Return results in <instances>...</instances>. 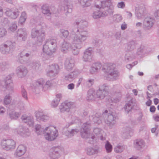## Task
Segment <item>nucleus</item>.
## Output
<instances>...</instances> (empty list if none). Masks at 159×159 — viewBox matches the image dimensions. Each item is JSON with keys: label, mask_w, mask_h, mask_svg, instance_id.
<instances>
[{"label": "nucleus", "mask_w": 159, "mask_h": 159, "mask_svg": "<svg viewBox=\"0 0 159 159\" xmlns=\"http://www.w3.org/2000/svg\"><path fill=\"white\" fill-rule=\"evenodd\" d=\"M89 36L88 33L86 30L75 28L72 29L71 38L74 47H72L71 48L74 55H77L79 53V49L82 48L83 42L86 40Z\"/></svg>", "instance_id": "f257e3e1"}, {"label": "nucleus", "mask_w": 159, "mask_h": 159, "mask_svg": "<svg viewBox=\"0 0 159 159\" xmlns=\"http://www.w3.org/2000/svg\"><path fill=\"white\" fill-rule=\"evenodd\" d=\"M57 48L56 40L53 38L47 39L43 46V52L48 55H50L55 52Z\"/></svg>", "instance_id": "f03ea898"}, {"label": "nucleus", "mask_w": 159, "mask_h": 159, "mask_svg": "<svg viewBox=\"0 0 159 159\" xmlns=\"http://www.w3.org/2000/svg\"><path fill=\"white\" fill-rule=\"evenodd\" d=\"M95 6L96 8L102 7L103 10V13H105L106 14L105 16L108 14L112 15L113 13L114 7L110 0L102 1L99 5L95 4Z\"/></svg>", "instance_id": "7ed1b4c3"}, {"label": "nucleus", "mask_w": 159, "mask_h": 159, "mask_svg": "<svg viewBox=\"0 0 159 159\" xmlns=\"http://www.w3.org/2000/svg\"><path fill=\"white\" fill-rule=\"evenodd\" d=\"M15 42L7 41L0 46L1 52L3 54H8L11 53L15 48Z\"/></svg>", "instance_id": "20e7f679"}, {"label": "nucleus", "mask_w": 159, "mask_h": 159, "mask_svg": "<svg viewBox=\"0 0 159 159\" xmlns=\"http://www.w3.org/2000/svg\"><path fill=\"white\" fill-rule=\"evenodd\" d=\"M45 132V138L46 139L48 140H53L57 135V130L55 128L52 126H49L47 128Z\"/></svg>", "instance_id": "39448f33"}, {"label": "nucleus", "mask_w": 159, "mask_h": 159, "mask_svg": "<svg viewBox=\"0 0 159 159\" xmlns=\"http://www.w3.org/2000/svg\"><path fill=\"white\" fill-rule=\"evenodd\" d=\"M31 36L33 38H36V40L40 43H42L45 38L44 33L40 32L35 29H33L32 30Z\"/></svg>", "instance_id": "423d86ee"}, {"label": "nucleus", "mask_w": 159, "mask_h": 159, "mask_svg": "<svg viewBox=\"0 0 159 159\" xmlns=\"http://www.w3.org/2000/svg\"><path fill=\"white\" fill-rule=\"evenodd\" d=\"M74 26L72 27L71 30V34H72V30L74 28H77L79 30H85L88 31L87 30L83 28L86 27L88 25L87 22L84 20H82L80 19L76 20L74 23ZM88 34L89 33V32Z\"/></svg>", "instance_id": "0eeeda50"}, {"label": "nucleus", "mask_w": 159, "mask_h": 159, "mask_svg": "<svg viewBox=\"0 0 159 159\" xmlns=\"http://www.w3.org/2000/svg\"><path fill=\"white\" fill-rule=\"evenodd\" d=\"M93 53L91 48L89 47L85 49L82 57L83 61L85 62H91L92 60Z\"/></svg>", "instance_id": "6e6552de"}, {"label": "nucleus", "mask_w": 159, "mask_h": 159, "mask_svg": "<svg viewBox=\"0 0 159 159\" xmlns=\"http://www.w3.org/2000/svg\"><path fill=\"white\" fill-rule=\"evenodd\" d=\"M59 7L61 8V10L65 11L66 15L68 13H70L72 11L70 3L68 0H65L61 2Z\"/></svg>", "instance_id": "1a4fd4ad"}, {"label": "nucleus", "mask_w": 159, "mask_h": 159, "mask_svg": "<svg viewBox=\"0 0 159 159\" xmlns=\"http://www.w3.org/2000/svg\"><path fill=\"white\" fill-rule=\"evenodd\" d=\"M2 148L6 150H9L14 148L15 143L12 140H3L1 142Z\"/></svg>", "instance_id": "9d476101"}, {"label": "nucleus", "mask_w": 159, "mask_h": 159, "mask_svg": "<svg viewBox=\"0 0 159 159\" xmlns=\"http://www.w3.org/2000/svg\"><path fill=\"white\" fill-rule=\"evenodd\" d=\"M5 14L10 18L15 19L19 16V11L18 10L13 8H7L5 12Z\"/></svg>", "instance_id": "9b49d317"}, {"label": "nucleus", "mask_w": 159, "mask_h": 159, "mask_svg": "<svg viewBox=\"0 0 159 159\" xmlns=\"http://www.w3.org/2000/svg\"><path fill=\"white\" fill-rule=\"evenodd\" d=\"M16 36L25 41L27 37V32L25 29H19L16 32Z\"/></svg>", "instance_id": "f8f14e48"}, {"label": "nucleus", "mask_w": 159, "mask_h": 159, "mask_svg": "<svg viewBox=\"0 0 159 159\" xmlns=\"http://www.w3.org/2000/svg\"><path fill=\"white\" fill-rule=\"evenodd\" d=\"M75 61L73 58L70 57L66 58L65 63V66L66 69L68 70H71L74 67Z\"/></svg>", "instance_id": "ddd939ff"}, {"label": "nucleus", "mask_w": 159, "mask_h": 159, "mask_svg": "<svg viewBox=\"0 0 159 159\" xmlns=\"http://www.w3.org/2000/svg\"><path fill=\"white\" fill-rule=\"evenodd\" d=\"M99 8L100 9V10L95 11L92 13V16L94 19H96L101 17L105 16L106 14L105 13H103V10L102 7Z\"/></svg>", "instance_id": "4468645a"}, {"label": "nucleus", "mask_w": 159, "mask_h": 159, "mask_svg": "<svg viewBox=\"0 0 159 159\" xmlns=\"http://www.w3.org/2000/svg\"><path fill=\"white\" fill-rule=\"evenodd\" d=\"M154 21L152 18L148 17L146 18L144 20V25L145 27L149 29L153 26Z\"/></svg>", "instance_id": "2eb2a0df"}, {"label": "nucleus", "mask_w": 159, "mask_h": 159, "mask_svg": "<svg viewBox=\"0 0 159 159\" xmlns=\"http://www.w3.org/2000/svg\"><path fill=\"white\" fill-rule=\"evenodd\" d=\"M71 48L70 43H69L64 42L61 45V51L64 53H66L70 50Z\"/></svg>", "instance_id": "dca6fc26"}, {"label": "nucleus", "mask_w": 159, "mask_h": 159, "mask_svg": "<svg viewBox=\"0 0 159 159\" xmlns=\"http://www.w3.org/2000/svg\"><path fill=\"white\" fill-rule=\"evenodd\" d=\"M117 69L116 65L112 63H106L102 66L103 70H114Z\"/></svg>", "instance_id": "f3484780"}, {"label": "nucleus", "mask_w": 159, "mask_h": 159, "mask_svg": "<svg viewBox=\"0 0 159 159\" xmlns=\"http://www.w3.org/2000/svg\"><path fill=\"white\" fill-rule=\"evenodd\" d=\"M25 152V147L23 145H20L17 148L16 155L18 157H20L23 155Z\"/></svg>", "instance_id": "a211bd4d"}, {"label": "nucleus", "mask_w": 159, "mask_h": 159, "mask_svg": "<svg viewBox=\"0 0 159 159\" xmlns=\"http://www.w3.org/2000/svg\"><path fill=\"white\" fill-rule=\"evenodd\" d=\"M103 65L100 62H95L93 63L91 66V67L92 70H100L102 69Z\"/></svg>", "instance_id": "6ab92c4d"}, {"label": "nucleus", "mask_w": 159, "mask_h": 159, "mask_svg": "<svg viewBox=\"0 0 159 159\" xmlns=\"http://www.w3.org/2000/svg\"><path fill=\"white\" fill-rule=\"evenodd\" d=\"M136 45L135 41H131L127 43L126 48L128 51H131L135 48Z\"/></svg>", "instance_id": "aec40b11"}, {"label": "nucleus", "mask_w": 159, "mask_h": 159, "mask_svg": "<svg viewBox=\"0 0 159 159\" xmlns=\"http://www.w3.org/2000/svg\"><path fill=\"white\" fill-rule=\"evenodd\" d=\"M27 17V16L25 12V11L23 12L20 17L19 23L21 25L23 24L25 22Z\"/></svg>", "instance_id": "412c9836"}, {"label": "nucleus", "mask_w": 159, "mask_h": 159, "mask_svg": "<svg viewBox=\"0 0 159 159\" xmlns=\"http://www.w3.org/2000/svg\"><path fill=\"white\" fill-rule=\"evenodd\" d=\"M92 0H78L80 4L84 7H87L90 5V2Z\"/></svg>", "instance_id": "4be33fe9"}, {"label": "nucleus", "mask_w": 159, "mask_h": 159, "mask_svg": "<svg viewBox=\"0 0 159 159\" xmlns=\"http://www.w3.org/2000/svg\"><path fill=\"white\" fill-rule=\"evenodd\" d=\"M113 20L116 22H119L122 20V16L120 14L114 15L113 16Z\"/></svg>", "instance_id": "5701e85b"}, {"label": "nucleus", "mask_w": 159, "mask_h": 159, "mask_svg": "<svg viewBox=\"0 0 159 159\" xmlns=\"http://www.w3.org/2000/svg\"><path fill=\"white\" fill-rule=\"evenodd\" d=\"M134 55L129 53H128L125 56V61L127 62L132 61L135 58Z\"/></svg>", "instance_id": "b1692460"}, {"label": "nucleus", "mask_w": 159, "mask_h": 159, "mask_svg": "<svg viewBox=\"0 0 159 159\" xmlns=\"http://www.w3.org/2000/svg\"><path fill=\"white\" fill-rule=\"evenodd\" d=\"M42 12L43 14L48 16H49L51 14V11L49 10L48 8L45 6H43L42 8Z\"/></svg>", "instance_id": "393cba45"}, {"label": "nucleus", "mask_w": 159, "mask_h": 159, "mask_svg": "<svg viewBox=\"0 0 159 159\" xmlns=\"http://www.w3.org/2000/svg\"><path fill=\"white\" fill-rule=\"evenodd\" d=\"M40 66L39 62L37 61L33 62L30 65L31 68L34 69H39Z\"/></svg>", "instance_id": "a878e982"}, {"label": "nucleus", "mask_w": 159, "mask_h": 159, "mask_svg": "<svg viewBox=\"0 0 159 159\" xmlns=\"http://www.w3.org/2000/svg\"><path fill=\"white\" fill-rule=\"evenodd\" d=\"M7 31L3 28H0V38L5 36L7 34Z\"/></svg>", "instance_id": "bb28decb"}, {"label": "nucleus", "mask_w": 159, "mask_h": 159, "mask_svg": "<svg viewBox=\"0 0 159 159\" xmlns=\"http://www.w3.org/2000/svg\"><path fill=\"white\" fill-rule=\"evenodd\" d=\"M17 27L16 24L15 23H12L10 26L9 30L11 31L14 32L17 29Z\"/></svg>", "instance_id": "cd10ccee"}, {"label": "nucleus", "mask_w": 159, "mask_h": 159, "mask_svg": "<svg viewBox=\"0 0 159 159\" xmlns=\"http://www.w3.org/2000/svg\"><path fill=\"white\" fill-rule=\"evenodd\" d=\"M48 68L51 70H58L59 69V67L57 64H53L51 65H49Z\"/></svg>", "instance_id": "c85d7f7f"}, {"label": "nucleus", "mask_w": 159, "mask_h": 159, "mask_svg": "<svg viewBox=\"0 0 159 159\" xmlns=\"http://www.w3.org/2000/svg\"><path fill=\"white\" fill-rule=\"evenodd\" d=\"M30 55V53L27 52L25 50H23L19 54V56L20 57H28Z\"/></svg>", "instance_id": "c756f323"}, {"label": "nucleus", "mask_w": 159, "mask_h": 159, "mask_svg": "<svg viewBox=\"0 0 159 159\" xmlns=\"http://www.w3.org/2000/svg\"><path fill=\"white\" fill-rule=\"evenodd\" d=\"M105 148L107 152H111L112 149V146L109 144L108 141H107V143L105 145Z\"/></svg>", "instance_id": "7c9ffc66"}, {"label": "nucleus", "mask_w": 159, "mask_h": 159, "mask_svg": "<svg viewBox=\"0 0 159 159\" xmlns=\"http://www.w3.org/2000/svg\"><path fill=\"white\" fill-rule=\"evenodd\" d=\"M60 31L64 37L66 38L68 36L69 33L68 30L64 29H61Z\"/></svg>", "instance_id": "2f4dec72"}, {"label": "nucleus", "mask_w": 159, "mask_h": 159, "mask_svg": "<svg viewBox=\"0 0 159 159\" xmlns=\"http://www.w3.org/2000/svg\"><path fill=\"white\" fill-rule=\"evenodd\" d=\"M19 61L21 64H25L27 62V59L26 57H20V56L19 58Z\"/></svg>", "instance_id": "473e14b6"}, {"label": "nucleus", "mask_w": 159, "mask_h": 159, "mask_svg": "<svg viewBox=\"0 0 159 159\" xmlns=\"http://www.w3.org/2000/svg\"><path fill=\"white\" fill-rule=\"evenodd\" d=\"M9 65L6 62H3L0 63V69H7V68Z\"/></svg>", "instance_id": "72a5a7b5"}, {"label": "nucleus", "mask_w": 159, "mask_h": 159, "mask_svg": "<svg viewBox=\"0 0 159 159\" xmlns=\"http://www.w3.org/2000/svg\"><path fill=\"white\" fill-rule=\"evenodd\" d=\"M124 149V148L123 146H118L115 148L114 150L116 152L119 153L122 152Z\"/></svg>", "instance_id": "f704fd0d"}, {"label": "nucleus", "mask_w": 159, "mask_h": 159, "mask_svg": "<svg viewBox=\"0 0 159 159\" xmlns=\"http://www.w3.org/2000/svg\"><path fill=\"white\" fill-rule=\"evenodd\" d=\"M50 156L53 159H56L59 157V155L57 152H54L50 154Z\"/></svg>", "instance_id": "c9c22d12"}, {"label": "nucleus", "mask_w": 159, "mask_h": 159, "mask_svg": "<svg viewBox=\"0 0 159 159\" xmlns=\"http://www.w3.org/2000/svg\"><path fill=\"white\" fill-rule=\"evenodd\" d=\"M11 102L10 97L9 96H6L4 99V102L5 105H7L9 103Z\"/></svg>", "instance_id": "e433bc0d"}, {"label": "nucleus", "mask_w": 159, "mask_h": 159, "mask_svg": "<svg viewBox=\"0 0 159 159\" xmlns=\"http://www.w3.org/2000/svg\"><path fill=\"white\" fill-rule=\"evenodd\" d=\"M117 6L118 8L123 9L125 7V4L124 2L122 1L118 3Z\"/></svg>", "instance_id": "4c0bfd02"}, {"label": "nucleus", "mask_w": 159, "mask_h": 159, "mask_svg": "<svg viewBox=\"0 0 159 159\" xmlns=\"http://www.w3.org/2000/svg\"><path fill=\"white\" fill-rule=\"evenodd\" d=\"M26 119L27 120L25 122L27 123L29 125H33V122L32 120H30L28 117H26Z\"/></svg>", "instance_id": "58836bf2"}, {"label": "nucleus", "mask_w": 159, "mask_h": 159, "mask_svg": "<svg viewBox=\"0 0 159 159\" xmlns=\"http://www.w3.org/2000/svg\"><path fill=\"white\" fill-rule=\"evenodd\" d=\"M136 143V146H141L143 144V141L141 140L139 141L137 140Z\"/></svg>", "instance_id": "ea45409f"}, {"label": "nucleus", "mask_w": 159, "mask_h": 159, "mask_svg": "<svg viewBox=\"0 0 159 159\" xmlns=\"http://www.w3.org/2000/svg\"><path fill=\"white\" fill-rule=\"evenodd\" d=\"M127 25L124 22L123 24L121 25V28L122 30H125L127 28Z\"/></svg>", "instance_id": "a19ab883"}, {"label": "nucleus", "mask_w": 159, "mask_h": 159, "mask_svg": "<svg viewBox=\"0 0 159 159\" xmlns=\"http://www.w3.org/2000/svg\"><path fill=\"white\" fill-rule=\"evenodd\" d=\"M51 14H56L57 12V9L54 7H52L51 8Z\"/></svg>", "instance_id": "79ce46f5"}, {"label": "nucleus", "mask_w": 159, "mask_h": 159, "mask_svg": "<svg viewBox=\"0 0 159 159\" xmlns=\"http://www.w3.org/2000/svg\"><path fill=\"white\" fill-rule=\"evenodd\" d=\"M155 16L157 19H159V10L156 11L155 13Z\"/></svg>", "instance_id": "37998d69"}, {"label": "nucleus", "mask_w": 159, "mask_h": 159, "mask_svg": "<svg viewBox=\"0 0 159 159\" xmlns=\"http://www.w3.org/2000/svg\"><path fill=\"white\" fill-rule=\"evenodd\" d=\"M136 16L138 19H140L142 17V16L140 12L137 13Z\"/></svg>", "instance_id": "c03bdc74"}, {"label": "nucleus", "mask_w": 159, "mask_h": 159, "mask_svg": "<svg viewBox=\"0 0 159 159\" xmlns=\"http://www.w3.org/2000/svg\"><path fill=\"white\" fill-rule=\"evenodd\" d=\"M135 64L133 63L132 64H128L126 65V67L128 69H130L132 68V67Z\"/></svg>", "instance_id": "a18cd8bd"}, {"label": "nucleus", "mask_w": 159, "mask_h": 159, "mask_svg": "<svg viewBox=\"0 0 159 159\" xmlns=\"http://www.w3.org/2000/svg\"><path fill=\"white\" fill-rule=\"evenodd\" d=\"M150 110L151 112H154L156 110V108L154 106H152L150 107Z\"/></svg>", "instance_id": "49530a36"}, {"label": "nucleus", "mask_w": 159, "mask_h": 159, "mask_svg": "<svg viewBox=\"0 0 159 159\" xmlns=\"http://www.w3.org/2000/svg\"><path fill=\"white\" fill-rule=\"evenodd\" d=\"M40 126L39 125H37L35 127L36 132L37 133L39 134V132H38V131L40 130Z\"/></svg>", "instance_id": "de8ad7c7"}, {"label": "nucleus", "mask_w": 159, "mask_h": 159, "mask_svg": "<svg viewBox=\"0 0 159 159\" xmlns=\"http://www.w3.org/2000/svg\"><path fill=\"white\" fill-rule=\"evenodd\" d=\"M42 115V113L37 112H36V116L37 118L38 119L39 118V117H40V116Z\"/></svg>", "instance_id": "09e8293b"}, {"label": "nucleus", "mask_w": 159, "mask_h": 159, "mask_svg": "<svg viewBox=\"0 0 159 159\" xmlns=\"http://www.w3.org/2000/svg\"><path fill=\"white\" fill-rule=\"evenodd\" d=\"M74 85L73 84H69L68 86V88L69 89H72L74 88Z\"/></svg>", "instance_id": "8fccbe9b"}, {"label": "nucleus", "mask_w": 159, "mask_h": 159, "mask_svg": "<svg viewBox=\"0 0 159 159\" xmlns=\"http://www.w3.org/2000/svg\"><path fill=\"white\" fill-rule=\"evenodd\" d=\"M6 83L7 84V86L8 85V84H10V86H12V84L11 83V79H9L8 80L6 81Z\"/></svg>", "instance_id": "3c124183"}, {"label": "nucleus", "mask_w": 159, "mask_h": 159, "mask_svg": "<svg viewBox=\"0 0 159 159\" xmlns=\"http://www.w3.org/2000/svg\"><path fill=\"white\" fill-rule=\"evenodd\" d=\"M152 102L150 100H149L146 102V105L148 106H150L152 104Z\"/></svg>", "instance_id": "603ef678"}, {"label": "nucleus", "mask_w": 159, "mask_h": 159, "mask_svg": "<svg viewBox=\"0 0 159 159\" xmlns=\"http://www.w3.org/2000/svg\"><path fill=\"white\" fill-rule=\"evenodd\" d=\"M154 102L155 105H157L159 103V100L157 98H155L154 99Z\"/></svg>", "instance_id": "864d4df0"}, {"label": "nucleus", "mask_w": 159, "mask_h": 159, "mask_svg": "<svg viewBox=\"0 0 159 159\" xmlns=\"http://www.w3.org/2000/svg\"><path fill=\"white\" fill-rule=\"evenodd\" d=\"M9 22V20L7 18H4L3 19V23L5 24H7Z\"/></svg>", "instance_id": "5fc2aeb1"}, {"label": "nucleus", "mask_w": 159, "mask_h": 159, "mask_svg": "<svg viewBox=\"0 0 159 159\" xmlns=\"http://www.w3.org/2000/svg\"><path fill=\"white\" fill-rule=\"evenodd\" d=\"M90 152H89V151H88L87 153L88 154L91 155L93 154V152H94V150L93 149H91L90 150Z\"/></svg>", "instance_id": "6e6d98bb"}, {"label": "nucleus", "mask_w": 159, "mask_h": 159, "mask_svg": "<svg viewBox=\"0 0 159 159\" xmlns=\"http://www.w3.org/2000/svg\"><path fill=\"white\" fill-rule=\"evenodd\" d=\"M3 15V9L2 7H0V17H2Z\"/></svg>", "instance_id": "4d7b16f0"}, {"label": "nucleus", "mask_w": 159, "mask_h": 159, "mask_svg": "<svg viewBox=\"0 0 159 159\" xmlns=\"http://www.w3.org/2000/svg\"><path fill=\"white\" fill-rule=\"evenodd\" d=\"M142 23L140 22H138L136 24V26L137 27H141L142 25Z\"/></svg>", "instance_id": "13d9d810"}, {"label": "nucleus", "mask_w": 159, "mask_h": 159, "mask_svg": "<svg viewBox=\"0 0 159 159\" xmlns=\"http://www.w3.org/2000/svg\"><path fill=\"white\" fill-rule=\"evenodd\" d=\"M70 103H68L67 104H66L65 105H63L64 108L65 109H66V111L67 107L68 106H70Z\"/></svg>", "instance_id": "bf43d9fd"}, {"label": "nucleus", "mask_w": 159, "mask_h": 159, "mask_svg": "<svg viewBox=\"0 0 159 159\" xmlns=\"http://www.w3.org/2000/svg\"><path fill=\"white\" fill-rule=\"evenodd\" d=\"M5 111L4 108L3 107L0 108V113H3Z\"/></svg>", "instance_id": "052dcab7"}, {"label": "nucleus", "mask_w": 159, "mask_h": 159, "mask_svg": "<svg viewBox=\"0 0 159 159\" xmlns=\"http://www.w3.org/2000/svg\"><path fill=\"white\" fill-rule=\"evenodd\" d=\"M154 119L155 121H159V116H157L154 117Z\"/></svg>", "instance_id": "680f3d73"}, {"label": "nucleus", "mask_w": 159, "mask_h": 159, "mask_svg": "<svg viewBox=\"0 0 159 159\" xmlns=\"http://www.w3.org/2000/svg\"><path fill=\"white\" fill-rule=\"evenodd\" d=\"M5 2L9 3L10 4H12L13 3L12 0H4Z\"/></svg>", "instance_id": "e2e57ef3"}, {"label": "nucleus", "mask_w": 159, "mask_h": 159, "mask_svg": "<svg viewBox=\"0 0 159 159\" xmlns=\"http://www.w3.org/2000/svg\"><path fill=\"white\" fill-rule=\"evenodd\" d=\"M127 13L128 14V15L129 17L130 18L132 17V15L130 12L129 11H127Z\"/></svg>", "instance_id": "0e129e2a"}, {"label": "nucleus", "mask_w": 159, "mask_h": 159, "mask_svg": "<svg viewBox=\"0 0 159 159\" xmlns=\"http://www.w3.org/2000/svg\"><path fill=\"white\" fill-rule=\"evenodd\" d=\"M133 93H134L135 95H137V92L136 90H135V89L133 90Z\"/></svg>", "instance_id": "69168bd1"}, {"label": "nucleus", "mask_w": 159, "mask_h": 159, "mask_svg": "<svg viewBox=\"0 0 159 159\" xmlns=\"http://www.w3.org/2000/svg\"><path fill=\"white\" fill-rule=\"evenodd\" d=\"M156 130V129L155 128H153L151 129V131L152 133H153L155 132Z\"/></svg>", "instance_id": "338daca9"}, {"label": "nucleus", "mask_w": 159, "mask_h": 159, "mask_svg": "<svg viewBox=\"0 0 159 159\" xmlns=\"http://www.w3.org/2000/svg\"><path fill=\"white\" fill-rule=\"evenodd\" d=\"M23 96L24 97H25L26 98H27V95L26 94L25 92H24L23 94Z\"/></svg>", "instance_id": "774afa93"}]
</instances>
